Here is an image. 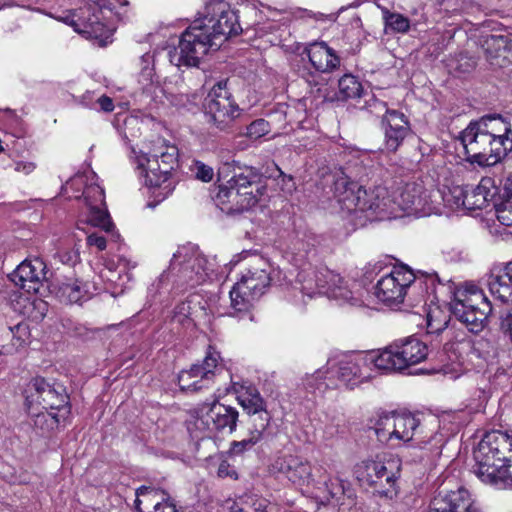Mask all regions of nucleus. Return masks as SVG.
<instances>
[{
    "instance_id": "obj_1",
    "label": "nucleus",
    "mask_w": 512,
    "mask_h": 512,
    "mask_svg": "<svg viewBox=\"0 0 512 512\" xmlns=\"http://www.w3.org/2000/svg\"><path fill=\"white\" fill-rule=\"evenodd\" d=\"M206 9L207 15L194 21L182 33L178 47L170 52V61L176 66H198L210 49L218 50L223 41L241 30L228 3L215 1Z\"/></svg>"
},
{
    "instance_id": "obj_2",
    "label": "nucleus",
    "mask_w": 512,
    "mask_h": 512,
    "mask_svg": "<svg viewBox=\"0 0 512 512\" xmlns=\"http://www.w3.org/2000/svg\"><path fill=\"white\" fill-rule=\"evenodd\" d=\"M466 161L480 167H491L512 151V130L501 117H482L471 122L458 137Z\"/></svg>"
},
{
    "instance_id": "obj_3",
    "label": "nucleus",
    "mask_w": 512,
    "mask_h": 512,
    "mask_svg": "<svg viewBox=\"0 0 512 512\" xmlns=\"http://www.w3.org/2000/svg\"><path fill=\"white\" fill-rule=\"evenodd\" d=\"M334 181V194L338 202L348 211H361L385 213L391 207L392 200L385 187L377 186L369 192L359 184L369 178L371 170L364 165V161L355 159L351 161Z\"/></svg>"
},
{
    "instance_id": "obj_4",
    "label": "nucleus",
    "mask_w": 512,
    "mask_h": 512,
    "mask_svg": "<svg viewBox=\"0 0 512 512\" xmlns=\"http://www.w3.org/2000/svg\"><path fill=\"white\" fill-rule=\"evenodd\" d=\"M474 472L484 483L512 486V437L501 431L487 432L473 452Z\"/></svg>"
},
{
    "instance_id": "obj_5",
    "label": "nucleus",
    "mask_w": 512,
    "mask_h": 512,
    "mask_svg": "<svg viewBox=\"0 0 512 512\" xmlns=\"http://www.w3.org/2000/svg\"><path fill=\"white\" fill-rule=\"evenodd\" d=\"M299 279L302 283L303 293L310 297L318 291L341 304L362 305V300L354 291L357 284L355 282L349 284L347 280L326 266L315 267L310 272L303 271L299 274Z\"/></svg>"
},
{
    "instance_id": "obj_6",
    "label": "nucleus",
    "mask_w": 512,
    "mask_h": 512,
    "mask_svg": "<svg viewBox=\"0 0 512 512\" xmlns=\"http://www.w3.org/2000/svg\"><path fill=\"white\" fill-rule=\"evenodd\" d=\"M239 413L236 408L220 403H202L191 411L188 431L194 439L210 438L216 432L236 430Z\"/></svg>"
},
{
    "instance_id": "obj_7",
    "label": "nucleus",
    "mask_w": 512,
    "mask_h": 512,
    "mask_svg": "<svg viewBox=\"0 0 512 512\" xmlns=\"http://www.w3.org/2000/svg\"><path fill=\"white\" fill-rule=\"evenodd\" d=\"M450 311L470 332L477 334L484 329L492 304L480 288L470 284L454 292Z\"/></svg>"
},
{
    "instance_id": "obj_8",
    "label": "nucleus",
    "mask_w": 512,
    "mask_h": 512,
    "mask_svg": "<svg viewBox=\"0 0 512 512\" xmlns=\"http://www.w3.org/2000/svg\"><path fill=\"white\" fill-rule=\"evenodd\" d=\"M415 282L420 285L425 284L426 289L432 291L435 290L436 283L442 284L441 279L435 272L418 271V274H414L405 267L395 268L391 273L378 280L375 286V295L385 305L397 306L403 303L407 289Z\"/></svg>"
},
{
    "instance_id": "obj_9",
    "label": "nucleus",
    "mask_w": 512,
    "mask_h": 512,
    "mask_svg": "<svg viewBox=\"0 0 512 512\" xmlns=\"http://www.w3.org/2000/svg\"><path fill=\"white\" fill-rule=\"evenodd\" d=\"M271 266L264 258H256L230 291L231 306L235 311L247 312L265 293L271 282Z\"/></svg>"
},
{
    "instance_id": "obj_10",
    "label": "nucleus",
    "mask_w": 512,
    "mask_h": 512,
    "mask_svg": "<svg viewBox=\"0 0 512 512\" xmlns=\"http://www.w3.org/2000/svg\"><path fill=\"white\" fill-rule=\"evenodd\" d=\"M178 148L168 145L164 140L161 145L149 153L145 184L152 189L157 203L163 201L175 188L170 179L171 172L178 165Z\"/></svg>"
},
{
    "instance_id": "obj_11",
    "label": "nucleus",
    "mask_w": 512,
    "mask_h": 512,
    "mask_svg": "<svg viewBox=\"0 0 512 512\" xmlns=\"http://www.w3.org/2000/svg\"><path fill=\"white\" fill-rule=\"evenodd\" d=\"M380 371L401 373L424 361L428 356L427 345L416 337L400 339L377 351Z\"/></svg>"
},
{
    "instance_id": "obj_12",
    "label": "nucleus",
    "mask_w": 512,
    "mask_h": 512,
    "mask_svg": "<svg viewBox=\"0 0 512 512\" xmlns=\"http://www.w3.org/2000/svg\"><path fill=\"white\" fill-rule=\"evenodd\" d=\"M203 106L208 123L221 131L228 129L240 115L239 106L228 88V80H221L213 85Z\"/></svg>"
},
{
    "instance_id": "obj_13",
    "label": "nucleus",
    "mask_w": 512,
    "mask_h": 512,
    "mask_svg": "<svg viewBox=\"0 0 512 512\" xmlns=\"http://www.w3.org/2000/svg\"><path fill=\"white\" fill-rule=\"evenodd\" d=\"M25 394L27 407L56 410L62 412V415L71 412L66 388L60 383H50L43 377H35L28 383Z\"/></svg>"
},
{
    "instance_id": "obj_14",
    "label": "nucleus",
    "mask_w": 512,
    "mask_h": 512,
    "mask_svg": "<svg viewBox=\"0 0 512 512\" xmlns=\"http://www.w3.org/2000/svg\"><path fill=\"white\" fill-rule=\"evenodd\" d=\"M401 463L390 459L381 461H363L359 467V479L365 481L375 491L383 496L392 497L395 492L397 480L400 477Z\"/></svg>"
},
{
    "instance_id": "obj_15",
    "label": "nucleus",
    "mask_w": 512,
    "mask_h": 512,
    "mask_svg": "<svg viewBox=\"0 0 512 512\" xmlns=\"http://www.w3.org/2000/svg\"><path fill=\"white\" fill-rule=\"evenodd\" d=\"M228 172L232 173L228 184H231L238 191L244 193L248 197H253L258 203L261 197L266 192L265 177L259 169L241 165L239 162L233 161L232 164L225 163L219 170V175H224Z\"/></svg>"
},
{
    "instance_id": "obj_16",
    "label": "nucleus",
    "mask_w": 512,
    "mask_h": 512,
    "mask_svg": "<svg viewBox=\"0 0 512 512\" xmlns=\"http://www.w3.org/2000/svg\"><path fill=\"white\" fill-rule=\"evenodd\" d=\"M372 366L380 370L377 351H372L365 355L341 359L336 364L335 373L339 381H341L346 387L353 389L359 384L370 379V370Z\"/></svg>"
},
{
    "instance_id": "obj_17",
    "label": "nucleus",
    "mask_w": 512,
    "mask_h": 512,
    "mask_svg": "<svg viewBox=\"0 0 512 512\" xmlns=\"http://www.w3.org/2000/svg\"><path fill=\"white\" fill-rule=\"evenodd\" d=\"M219 359V353L209 346L201 364H193L190 369L180 372L178 375L180 388L195 392L206 387L209 380L214 376V370L218 366Z\"/></svg>"
},
{
    "instance_id": "obj_18",
    "label": "nucleus",
    "mask_w": 512,
    "mask_h": 512,
    "mask_svg": "<svg viewBox=\"0 0 512 512\" xmlns=\"http://www.w3.org/2000/svg\"><path fill=\"white\" fill-rule=\"evenodd\" d=\"M384 131V147L386 151L395 153L410 134L411 128L407 117L400 111L386 108L381 120Z\"/></svg>"
},
{
    "instance_id": "obj_19",
    "label": "nucleus",
    "mask_w": 512,
    "mask_h": 512,
    "mask_svg": "<svg viewBox=\"0 0 512 512\" xmlns=\"http://www.w3.org/2000/svg\"><path fill=\"white\" fill-rule=\"evenodd\" d=\"M12 280L28 293H38L47 280L46 264L40 258L24 260L13 272Z\"/></svg>"
},
{
    "instance_id": "obj_20",
    "label": "nucleus",
    "mask_w": 512,
    "mask_h": 512,
    "mask_svg": "<svg viewBox=\"0 0 512 512\" xmlns=\"http://www.w3.org/2000/svg\"><path fill=\"white\" fill-rule=\"evenodd\" d=\"M216 205L227 214L242 213L255 206L257 202L253 197L244 195L237 188L228 184L219 185L218 191L214 196Z\"/></svg>"
},
{
    "instance_id": "obj_21",
    "label": "nucleus",
    "mask_w": 512,
    "mask_h": 512,
    "mask_svg": "<svg viewBox=\"0 0 512 512\" xmlns=\"http://www.w3.org/2000/svg\"><path fill=\"white\" fill-rule=\"evenodd\" d=\"M469 492L464 488L439 492L431 501L429 512H469L474 506Z\"/></svg>"
},
{
    "instance_id": "obj_22",
    "label": "nucleus",
    "mask_w": 512,
    "mask_h": 512,
    "mask_svg": "<svg viewBox=\"0 0 512 512\" xmlns=\"http://www.w3.org/2000/svg\"><path fill=\"white\" fill-rule=\"evenodd\" d=\"M77 17L81 24L79 34L87 38L102 39L108 38L110 35L109 29L103 22V11L101 12L92 7L90 3L78 9Z\"/></svg>"
},
{
    "instance_id": "obj_23",
    "label": "nucleus",
    "mask_w": 512,
    "mask_h": 512,
    "mask_svg": "<svg viewBox=\"0 0 512 512\" xmlns=\"http://www.w3.org/2000/svg\"><path fill=\"white\" fill-rule=\"evenodd\" d=\"M277 468L295 485L304 486L314 482L309 462L300 457L285 456L277 461Z\"/></svg>"
},
{
    "instance_id": "obj_24",
    "label": "nucleus",
    "mask_w": 512,
    "mask_h": 512,
    "mask_svg": "<svg viewBox=\"0 0 512 512\" xmlns=\"http://www.w3.org/2000/svg\"><path fill=\"white\" fill-rule=\"evenodd\" d=\"M392 203L397 204L403 211L415 214L421 213L427 203L424 187L416 182L406 183L400 189L398 196L392 200Z\"/></svg>"
},
{
    "instance_id": "obj_25",
    "label": "nucleus",
    "mask_w": 512,
    "mask_h": 512,
    "mask_svg": "<svg viewBox=\"0 0 512 512\" xmlns=\"http://www.w3.org/2000/svg\"><path fill=\"white\" fill-rule=\"evenodd\" d=\"M308 58L312 66L319 72L329 73L337 69L340 65V59L324 42H315L306 49Z\"/></svg>"
},
{
    "instance_id": "obj_26",
    "label": "nucleus",
    "mask_w": 512,
    "mask_h": 512,
    "mask_svg": "<svg viewBox=\"0 0 512 512\" xmlns=\"http://www.w3.org/2000/svg\"><path fill=\"white\" fill-rule=\"evenodd\" d=\"M488 287L494 299L501 303L512 302V261L498 274L489 276Z\"/></svg>"
},
{
    "instance_id": "obj_27",
    "label": "nucleus",
    "mask_w": 512,
    "mask_h": 512,
    "mask_svg": "<svg viewBox=\"0 0 512 512\" xmlns=\"http://www.w3.org/2000/svg\"><path fill=\"white\" fill-rule=\"evenodd\" d=\"M193 274V270L191 268H188V264L183 258V250H178L173 255V258L169 266V272L166 275V277H175V282H177V284L180 286L188 285L194 287L200 283L199 278ZM164 277L165 275L162 274L160 280L162 281Z\"/></svg>"
},
{
    "instance_id": "obj_28",
    "label": "nucleus",
    "mask_w": 512,
    "mask_h": 512,
    "mask_svg": "<svg viewBox=\"0 0 512 512\" xmlns=\"http://www.w3.org/2000/svg\"><path fill=\"white\" fill-rule=\"evenodd\" d=\"M29 415L32 417V425L42 431V433H47L59 426V424L64 421L69 415H62V412H58L56 410H43L38 407H27Z\"/></svg>"
},
{
    "instance_id": "obj_29",
    "label": "nucleus",
    "mask_w": 512,
    "mask_h": 512,
    "mask_svg": "<svg viewBox=\"0 0 512 512\" xmlns=\"http://www.w3.org/2000/svg\"><path fill=\"white\" fill-rule=\"evenodd\" d=\"M168 494L160 489L153 486L143 485L136 490L135 507L141 511L154 510L156 502H163L168 498Z\"/></svg>"
},
{
    "instance_id": "obj_30",
    "label": "nucleus",
    "mask_w": 512,
    "mask_h": 512,
    "mask_svg": "<svg viewBox=\"0 0 512 512\" xmlns=\"http://www.w3.org/2000/svg\"><path fill=\"white\" fill-rule=\"evenodd\" d=\"M419 425L420 421L415 415L411 413L397 414L396 421H394V432L391 434L395 440L409 442L413 439Z\"/></svg>"
},
{
    "instance_id": "obj_31",
    "label": "nucleus",
    "mask_w": 512,
    "mask_h": 512,
    "mask_svg": "<svg viewBox=\"0 0 512 512\" xmlns=\"http://www.w3.org/2000/svg\"><path fill=\"white\" fill-rule=\"evenodd\" d=\"M87 292L86 284L78 279H70L60 284L57 295L61 301L72 304L80 303Z\"/></svg>"
},
{
    "instance_id": "obj_32",
    "label": "nucleus",
    "mask_w": 512,
    "mask_h": 512,
    "mask_svg": "<svg viewBox=\"0 0 512 512\" xmlns=\"http://www.w3.org/2000/svg\"><path fill=\"white\" fill-rule=\"evenodd\" d=\"M363 93V86L358 78L352 74H344L338 81L337 99L346 101L348 99L360 98Z\"/></svg>"
},
{
    "instance_id": "obj_33",
    "label": "nucleus",
    "mask_w": 512,
    "mask_h": 512,
    "mask_svg": "<svg viewBox=\"0 0 512 512\" xmlns=\"http://www.w3.org/2000/svg\"><path fill=\"white\" fill-rule=\"evenodd\" d=\"M481 47L486 58L492 65H500L498 58L505 52L503 37L501 35H487L483 37Z\"/></svg>"
},
{
    "instance_id": "obj_34",
    "label": "nucleus",
    "mask_w": 512,
    "mask_h": 512,
    "mask_svg": "<svg viewBox=\"0 0 512 512\" xmlns=\"http://www.w3.org/2000/svg\"><path fill=\"white\" fill-rule=\"evenodd\" d=\"M238 402L248 415L266 409L265 401L255 388H248L238 397Z\"/></svg>"
},
{
    "instance_id": "obj_35",
    "label": "nucleus",
    "mask_w": 512,
    "mask_h": 512,
    "mask_svg": "<svg viewBox=\"0 0 512 512\" xmlns=\"http://www.w3.org/2000/svg\"><path fill=\"white\" fill-rule=\"evenodd\" d=\"M490 179H483L480 184L473 189L471 193H466L463 199V205L470 208L482 209L488 201L489 191L487 185Z\"/></svg>"
},
{
    "instance_id": "obj_36",
    "label": "nucleus",
    "mask_w": 512,
    "mask_h": 512,
    "mask_svg": "<svg viewBox=\"0 0 512 512\" xmlns=\"http://www.w3.org/2000/svg\"><path fill=\"white\" fill-rule=\"evenodd\" d=\"M248 432L249 434L255 435L260 440L264 437V433L267 430L271 416L269 412L265 409L257 413H253L248 415Z\"/></svg>"
},
{
    "instance_id": "obj_37",
    "label": "nucleus",
    "mask_w": 512,
    "mask_h": 512,
    "mask_svg": "<svg viewBox=\"0 0 512 512\" xmlns=\"http://www.w3.org/2000/svg\"><path fill=\"white\" fill-rule=\"evenodd\" d=\"M87 222L94 227H98L107 233L114 229V224L111 221L110 215L107 210L101 209L96 206L90 207Z\"/></svg>"
},
{
    "instance_id": "obj_38",
    "label": "nucleus",
    "mask_w": 512,
    "mask_h": 512,
    "mask_svg": "<svg viewBox=\"0 0 512 512\" xmlns=\"http://www.w3.org/2000/svg\"><path fill=\"white\" fill-rule=\"evenodd\" d=\"M180 250H183V258L187 262L188 268L193 270V275L199 278V283L204 282L207 276L205 270L206 259L196 252H188L186 248Z\"/></svg>"
},
{
    "instance_id": "obj_39",
    "label": "nucleus",
    "mask_w": 512,
    "mask_h": 512,
    "mask_svg": "<svg viewBox=\"0 0 512 512\" xmlns=\"http://www.w3.org/2000/svg\"><path fill=\"white\" fill-rule=\"evenodd\" d=\"M497 219L505 226H512V190L505 189L502 200L495 204Z\"/></svg>"
},
{
    "instance_id": "obj_40",
    "label": "nucleus",
    "mask_w": 512,
    "mask_h": 512,
    "mask_svg": "<svg viewBox=\"0 0 512 512\" xmlns=\"http://www.w3.org/2000/svg\"><path fill=\"white\" fill-rule=\"evenodd\" d=\"M151 56L146 54L141 57L143 67L138 77V82L144 93H152L155 85L154 69L149 66Z\"/></svg>"
},
{
    "instance_id": "obj_41",
    "label": "nucleus",
    "mask_w": 512,
    "mask_h": 512,
    "mask_svg": "<svg viewBox=\"0 0 512 512\" xmlns=\"http://www.w3.org/2000/svg\"><path fill=\"white\" fill-rule=\"evenodd\" d=\"M396 415V413H392L379 418L375 428V432L379 440L391 441L395 439L391 432H394V421H396Z\"/></svg>"
},
{
    "instance_id": "obj_42",
    "label": "nucleus",
    "mask_w": 512,
    "mask_h": 512,
    "mask_svg": "<svg viewBox=\"0 0 512 512\" xmlns=\"http://www.w3.org/2000/svg\"><path fill=\"white\" fill-rule=\"evenodd\" d=\"M231 512H267L266 500L252 496L241 499L231 507Z\"/></svg>"
},
{
    "instance_id": "obj_43",
    "label": "nucleus",
    "mask_w": 512,
    "mask_h": 512,
    "mask_svg": "<svg viewBox=\"0 0 512 512\" xmlns=\"http://www.w3.org/2000/svg\"><path fill=\"white\" fill-rule=\"evenodd\" d=\"M384 20L386 27L390 28L394 32L405 33L409 30V20L401 14L391 13L386 10L384 12Z\"/></svg>"
},
{
    "instance_id": "obj_44",
    "label": "nucleus",
    "mask_w": 512,
    "mask_h": 512,
    "mask_svg": "<svg viewBox=\"0 0 512 512\" xmlns=\"http://www.w3.org/2000/svg\"><path fill=\"white\" fill-rule=\"evenodd\" d=\"M191 302L183 301L179 303L173 310L172 321L183 326L189 327L193 324L191 318Z\"/></svg>"
},
{
    "instance_id": "obj_45",
    "label": "nucleus",
    "mask_w": 512,
    "mask_h": 512,
    "mask_svg": "<svg viewBox=\"0 0 512 512\" xmlns=\"http://www.w3.org/2000/svg\"><path fill=\"white\" fill-rule=\"evenodd\" d=\"M324 372L321 370L316 371L311 375H307L304 379V387L309 392H315L316 390L323 391L327 385L325 383Z\"/></svg>"
},
{
    "instance_id": "obj_46",
    "label": "nucleus",
    "mask_w": 512,
    "mask_h": 512,
    "mask_svg": "<svg viewBox=\"0 0 512 512\" xmlns=\"http://www.w3.org/2000/svg\"><path fill=\"white\" fill-rule=\"evenodd\" d=\"M269 132V123L264 119H257L246 127V136L250 139H259Z\"/></svg>"
},
{
    "instance_id": "obj_47",
    "label": "nucleus",
    "mask_w": 512,
    "mask_h": 512,
    "mask_svg": "<svg viewBox=\"0 0 512 512\" xmlns=\"http://www.w3.org/2000/svg\"><path fill=\"white\" fill-rule=\"evenodd\" d=\"M190 170L196 179L203 182H210L214 177L213 168L201 161H195L190 167Z\"/></svg>"
},
{
    "instance_id": "obj_48",
    "label": "nucleus",
    "mask_w": 512,
    "mask_h": 512,
    "mask_svg": "<svg viewBox=\"0 0 512 512\" xmlns=\"http://www.w3.org/2000/svg\"><path fill=\"white\" fill-rule=\"evenodd\" d=\"M318 484H323L330 498H339L340 495L344 494V483L339 479H324L322 482L318 481Z\"/></svg>"
},
{
    "instance_id": "obj_49",
    "label": "nucleus",
    "mask_w": 512,
    "mask_h": 512,
    "mask_svg": "<svg viewBox=\"0 0 512 512\" xmlns=\"http://www.w3.org/2000/svg\"><path fill=\"white\" fill-rule=\"evenodd\" d=\"M260 441L255 435L249 434L248 438H245L241 441H234L231 444V452L233 454H241L245 450L251 449L255 444Z\"/></svg>"
},
{
    "instance_id": "obj_50",
    "label": "nucleus",
    "mask_w": 512,
    "mask_h": 512,
    "mask_svg": "<svg viewBox=\"0 0 512 512\" xmlns=\"http://www.w3.org/2000/svg\"><path fill=\"white\" fill-rule=\"evenodd\" d=\"M78 9L69 11V13L65 16H59L57 19L69 26H71L75 32L79 33V29L81 24L79 23V18L77 17Z\"/></svg>"
},
{
    "instance_id": "obj_51",
    "label": "nucleus",
    "mask_w": 512,
    "mask_h": 512,
    "mask_svg": "<svg viewBox=\"0 0 512 512\" xmlns=\"http://www.w3.org/2000/svg\"><path fill=\"white\" fill-rule=\"evenodd\" d=\"M86 240L89 246H95L100 251L106 249V238L98 233L89 234Z\"/></svg>"
},
{
    "instance_id": "obj_52",
    "label": "nucleus",
    "mask_w": 512,
    "mask_h": 512,
    "mask_svg": "<svg viewBox=\"0 0 512 512\" xmlns=\"http://www.w3.org/2000/svg\"><path fill=\"white\" fill-rule=\"evenodd\" d=\"M141 512H179L176 509L175 504H173L170 500V497H168L163 502H156L154 505V510L149 511H141Z\"/></svg>"
},
{
    "instance_id": "obj_53",
    "label": "nucleus",
    "mask_w": 512,
    "mask_h": 512,
    "mask_svg": "<svg viewBox=\"0 0 512 512\" xmlns=\"http://www.w3.org/2000/svg\"><path fill=\"white\" fill-rule=\"evenodd\" d=\"M88 3H90L92 7H96L99 12L104 9L112 11L115 8L113 0H88L86 4Z\"/></svg>"
},
{
    "instance_id": "obj_54",
    "label": "nucleus",
    "mask_w": 512,
    "mask_h": 512,
    "mask_svg": "<svg viewBox=\"0 0 512 512\" xmlns=\"http://www.w3.org/2000/svg\"><path fill=\"white\" fill-rule=\"evenodd\" d=\"M35 168V163L30 161H18L15 163V171L24 173L26 175L32 173Z\"/></svg>"
},
{
    "instance_id": "obj_55",
    "label": "nucleus",
    "mask_w": 512,
    "mask_h": 512,
    "mask_svg": "<svg viewBox=\"0 0 512 512\" xmlns=\"http://www.w3.org/2000/svg\"><path fill=\"white\" fill-rule=\"evenodd\" d=\"M98 103H99L101 109L105 112H111L114 109L113 101L108 96H105V95L101 96L98 99Z\"/></svg>"
},
{
    "instance_id": "obj_56",
    "label": "nucleus",
    "mask_w": 512,
    "mask_h": 512,
    "mask_svg": "<svg viewBox=\"0 0 512 512\" xmlns=\"http://www.w3.org/2000/svg\"><path fill=\"white\" fill-rule=\"evenodd\" d=\"M446 326H447V321H445L440 326H436V325H434L432 320H428L427 330H428V333H440L441 331H443L446 328Z\"/></svg>"
},
{
    "instance_id": "obj_57",
    "label": "nucleus",
    "mask_w": 512,
    "mask_h": 512,
    "mask_svg": "<svg viewBox=\"0 0 512 512\" xmlns=\"http://www.w3.org/2000/svg\"><path fill=\"white\" fill-rule=\"evenodd\" d=\"M502 327L506 328L512 341V310L502 321Z\"/></svg>"
},
{
    "instance_id": "obj_58",
    "label": "nucleus",
    "mask_w": 512,
    "mask_h": 512,
    "mask_svg": "<svg viewBox=\"0 0 512 512\" xmlns=\"http://www.w3.org/2000/svg\"><path fill=\"white\" fill-rule=\"evenodd\" d=\"M501 37H503L505 51H512V34H501Z\"/></svg>"
},
{
    "instance_id": "obj_59",
    "label": "nucleus",
    "mask_w": 512,
    "mask_h": 512,
    "mask_svg": "<svg viewBox=\"0 0 512 512\" xmlns=\"http://www.w3.org/2000/svg\"><path fill=\"white\" fill-rule=\"evenodd\" d=\"M228 468H229V465L226 464V463H222L220 464L219 468H218V475L220 477H226L229 475V472H228Z\"/></svg>"
},
{
    "instance_id": "obj_60",
    "label": "nucleus",
    "mask_w": 512,
    "mask_h": 512,
    "mask_svg": "<svg viewBox=\"0 0 512 512\" xmlns=\"http://www.w3.org/2000/svg\"><path fill=\"white\" fill-rule=\"evenodd\" d=\"M13 352V348L11 346H8V345H2L0 347V355H3V354H11Z\"/></svg>"
},
{
    "instance_id": "obj_61",
    "label": "nucleus",
    "mask_w": 512,
    "mask_h": 512,
    "mask_svg": "<svg viewBox=\"0 0 512 512\" xmlns=\"http://www.w3.org/2000/svg\"><path fill=\"white\" fill-rule=\"evenodd\" d=\"M14 329H16L17 331H20V330H25L26 327L21 325V324L16 325L14 328L10 327L9 331H10L11 334H14Z\"/></svg>"
},
{
    "instance_id": "obj_62",
    "label": "nucleus",
    "mask_w": 512,
    "mask_h": 512,
    "mask_svg": "<svg viewBox=\"0 0 512 512\" xmlns=\"http://www.w3.org/2000/svg\"><path fill=\"white\" fill-rule=\"evenodd\" d=\"M198 100V95L196 93H193L191 95V99L187 96V101L192 102L193 104H196Z\"/></svg>"
},
{
    "instance_id": "obj_63",
    "label": "nucleus",
    "mask_w": 512,
    "mask_h": 512,
    "mask_svg": "<svg viewBox=\"0 0 512 512\" xmlns=\"http://www.w3.org/2000/svg\"><path fill=\"white\" fill-rule=\"evenodd\" d=\"M17 341L19 342V345H21L24 342V340H21L20 337L17 338Z\"/></svg>"
},
{
    "instance_id": "obj_64",
    "label": "nucleus",
    "mask_w": 512,
    "mask_h": 512,
    "mask_svg": "<svg viewBox=\"0 0 512 512\" xmlns=\"http://www.w3.org/2000/svg\"><path fill=\"white\" fill-rule=\"evenodd\" d=\"M383 108H386V104L384 102L379 103Z\"/></svg>"
}]
</instances>
